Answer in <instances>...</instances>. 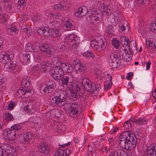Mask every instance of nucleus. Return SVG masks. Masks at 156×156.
<instances>
[{"mask_svg":"<svg viewBox=\"0 0 156 156\" xmlns=\"http://www.w3.org/2000/svg\"><path fill=\"white\" fill-rule=\"evenodd\" d=\"M66 97L63 94L59 92L55 94L51 102L53 104L60 107L66 105L69 115L73 118L77 117L80 109L79 105L76 103H66Z\"/></svg>","mask_w":156,"mask_h":156,"instance_id":"1","label":"nucleus"},{"mask_svg":"<svg viewBox=\"0 0 156 156\" xmlns=\"http://www.w3.org/2000/svg\"><path fill=\"white\" fill-rule=\"evenodd\" d=\"M39 48L41 51L44 53L45 55L48 57H50L52 55V49L46 44H44L40 46L39 44L37 42L29 43L27 44L25 46L26 50L28 52L37 51Z\"/></svg>","mask_w":156,"mask_h":156,"instance_id":"2","label":"nucleus"},{"mask_svg":"<svg viewBox=\"0 0 156 156\" xmlns=\"http://www.w3.org/2000/svg\"><path fill=\"white\" fill-rule=\"evenodd\" d=\"M37 32L39 35L43 37H56L60 36L61 31L60 30L50 29L48 27H42L38 29Z\"/></svg>","mask_w":156,"mask_h":156,"instance_id":"3","label":"nucleus"},{"mask_svg":"<svg viewBox=\"0 0 156 156\" xmlns=\"http://www.w3.org/2000/svg\"><path fill=\"white\" fill-rule=\"evenodd\" d=\"M131 137H133L131 136ZM137 143L136 138L130 137L127 139L126 140H122L119 143L120 147L126 150L130 151L133 149L136 146Z\"/></svg>","mask_w":156,"mask_h":156,"instance_id":"4","label":"nucleus"},{"mask_svg":"<svg viewBox=\"0 0 156 156\" xmlns=\"http://www.w3.org/2000/svg\"><path fill=\"white\" fill-rule=\"evenodd\" d=\"M64 72L59 64L56 65V67L51 70V76L55 80L61 79L63 76Z\"/></svg>","mask_w":156,"mask_h":156,"instance_id":"5","label":"nucleus"},{"mask_svg":"<svg viewBox=\"0 0 156 156\" xmlns=\"http://www.w3.org/2000/svg\"><path fill=\"white\" fill-rule=\"evenodd\" d=\"M91 46L94 50L99 51L103 49L105 47L103 40L101 38L97 40H93L91 42Z\"/></svg>","mask_w":156,"mask_h":156,"instance_id":"6","label":"nucleus"},{"mask_svg":"<svg viewBox=\"0 0 156 156\" xmlns=\"http://www.w3.org/2000/svg\"><path fill=\"white\" fill-rule=\"evenodd\" d=\"M14 57V55L12 52L7 54L4 51H2L0 54V61L3 64H7L11 62Z\"/></svg>","mask_w":156,"mask_h":156,"instance_id":"7","label":"nucleus"},{"mask_svg":"<svg viewBox=\"0 0 156 156\" xmlns=\"http://www.w3.org/2000/svg\"><path fill=\"white\" fill-rule=\"evenodd\" d=\"M87 16L90 17L89 20L90 22L94 24L98 23L101 21L100 15L95 11L89 10L88 11Z\"/></svg>","mask_w":156,"mask_h":156,"instance_id":"8","label":"nucleus"},{"mask_svg":"<svg viewBox=\"0 0 156 156\" xmlns=\"http://www.w3.org/2000/svg\"><path fill=\"white\" fill-rule=\"evenodd\" d=\"M110 58L111 61V63H110V65L113 68H116L121 63L120 57L119 55L115 52H112L110 55Z\"/></svg>","mask_w":156,"mask_h":156,"instance_id":"9","label":"nucleus"},{"mask_svg":"<svg viewBox=\"0 0 156 156\" xmlns=\"http://www.w3.org/2000/svg\"><path fill=\"white\" fill-rule=\"evenodd\" d=\"M34 140V136L30 132H27L24 133L22 137L21 142L24 144L32 143Z\"/></svg>","mask_w":156,"mask_h":156,"instance_id":"10","label":"nucleus"},{"mask_svg":"<svg viewBox=\"0 0 156 156\" xmlns=\"http://www.w3.org/2000/svg\"><path fill=\"white\" fill-rule=\"evenodd\" d=\"M82 83L85 90L88 92H93L92 89L93 83L87 78H83L82 80Z\"/></svg>","mask_w":156,"mask_h":156,"instance_id":"11","label":"nucleus"},{"mask_svg":"<svg viewBox=\"0 0 156 156\" xmlns=\"http://www.w3.org/2000/svg\"><path fill=\"white\" fill-rule=\"evenodd\" d=\"M53 90L54 83L52 82H50L49 85H42L40 88L41 93L45 94L51 92Z\"/></svg>","mask_w":156,"mask_h":156,"instance_id":"12","label":"nucleus"},{"mask_svg":"<svg viewBox=\"0 0 156 156\" xmlns=\"http://www.w3.org/2000/svg\"><path fill=\"white\" fill-rule=\"evenodd\" d=\"M112 5L110 4H104L101 5V11L104 15H109L112 11Z\"/></svg>","mask_w":156,"mask_h":156,"instance_id":"13","label":"nucleus"},{"mask_svg":"<svg viewBox=\"0 0 156 156\" xmlns=\"http://www.w3.org/2000/svg\"><path fill=\"white\" fill-rule=\"evenodd\" d=\"M6 69L9 72L16 73L19 70L20 66L16 61H11L10 65L7 67Z\"/></svg>","mask_w":156,"mask_h":156,"instance_id":"14","label":"nucleus"},{"mask_svg":"<svg viewBox=\"0 0 156 156\" xmlns=\"http://www.w3.org/2000/svg\"><path fill=\"white\" fill-rule=\"evenodd\" d=\"M147 156H156V144H152L147 146Z\"/></svg>","mask_w":156,"mask_h":156,"instance_id":"15","label":"nucleus"},{"mask_svg":"<svg viewBox=\"0 0 156 156\" xmlns=\"http://www.w3.org/2000/svg\"><path fill=\"white\" fill-rule=\"evenodd\" d=\"M15 131L12 129H8L4 132V134L6 136V138L9 140H12L15 138Z\"/></svg>","mask_w":156,"mask_h":156,"instance_id":"16","label":"nucleus"},{"mask_svg":"<svg viewBox=\"0 0 156 156\" xmlns=\"http://www.w3.org/2000/svg\"><path fill=\"white\" fill-rule=\"evenodd\" d=\"M62 84L63 85L67 86L69 83H72L73 80V77L70 74H68L67 75H64L61 79Z\"/></svg>","mask_w":156,"mask_h":156,"instance_id":"17","label":"nucleus"},{"mask_svg":"<svg viewBox=\"0 0 156 156\" xmlns=\"http://www.w3.org/2000/svg\"><path fill=\"white\" fill-rule=\"evenodd\" d=\"M31 89L29 88L24 87L22 89L18 90L17 93L19 97H25L29 96L28 94L31 93Z\"/></svg>","mask_w":156,"mask_h":156,"instance_id":"18","label":"nucleus"},{"mask_svg":"<svg viewBox=\"0 0 156 156\" xmlns=\"http://www.w3.org/2000/svg\"><path fill=\"white\" fill-rule=\"evenodd\" d=\"M71 153V151L69 149L62 150L58 149L55 153L54 156H69Z\"/></svg>","mask_w":156,"mask_h":156,"instance_id":"19","label":"nucleus"},{"mask_svg":"<svg viewBox=\"0 0 156 156\" xmlns=\"http://www.w3.org/2000/svg\"><path fill=\"white\" fill-rule=\"evenodd\" d=\"M87 9L85 6H82L80 7L77 12L75 13V16L78 18L80 17L85 16L88 12Z\"/></svg>","mask_w":156,"mask_h":156,"instance_id":"20","label":"nucleus"},{"mask_svg":"<svg viewBox=\"0 0 156 156\" xmlns=\"http://www.w3.org/2000/svg\"><path fill=\"white\" fill-rule=\"evenodd\" d=\"M59 65V66L61 67L63 70V72L64 71L66 72L69 73L71 71V67H69L70 65L67 63L62 62L61 63L60 62L58 61L56 63V65Z\"/></svg>","mask_w":156,"mask_h":156,"instance_id":"21","label":"nucleus"},{"mask_svg":"<svg viewBox=\"0 0 156 156\" xmlns=\"http://www.w3.org/2000/svg\"><path fill=\"white\" fill-rule=\"evenodd\" d=\"M39 151L42 153L47 154L50 151L49 147L45 143L41 144L38 147Z\"/></svg>","mask_w":156,"mask_h":156,"instance_id":"22","label":"nucleus"},{"mask_svg":"<svg viewBox=\"0 0 156 156\" xmlns=\"http://www.w3.org/2000/svg\"><path fill=\"white\" fill-rule=\"evenodd\" d=\"M71 94L69 96L70 100L76 101L81 97V96L76 91H70Z\"/></svg>","mask_w":156,"mask_h":156,"instance_id":"23","label":"nucleus"},{"mask_svg":"<svg viewBox=\"0 0 156 156\" xmlns=\"http://www.w3.org/2000/svg\"><path fill=\"white\" fill-rule=\"evenodd\" d=\"M30 55L27 52L24 53L20 56V59L24 63H27L29 62L30 59Z\"/></svg>","mask_w":156,"mask_h":156,"instance_id":"24","label":"nucleus"},{"mask_svg":"<svg viewBox=\"0 0 156 156\" xmlns=\"http://www.w3.org/2000/svg\"><path fill=\"white\" fill-rule=\"evenodd\" d=\"M50 64L46 61L42 62L40 65V67L41 72H45L50 67Z\"/></svg>","mask_w":156,"mask_h":156,"instance_id":"25","label":"nucleus"},{"mask_svg":"<svg viewBox=\"0 0 156 156\" xmlns=\"http://www.w3.org/2000/svg\"><path fill=\"white\" fill-rule=\"evenodd\" d=\"M77 39V36L75 34H69L66 37V40L69 43L72 42L73 44L77 43L76 41Z\"/></svg>","mask_w":156,"mask_h":156,"instance_id":"26","label":"nucleus"},{"mask_svg":"<svg viewBox=\"0 0 156 156\" xmlns=\"http://www.w3.org/2000/svg\"><path fill=\"white\" fill-rule=\"evenodd\" d=\"M55 125V129L60 133H62L65 130L66 127L64 125L59 123H57Z\"/></svg>","mask_w":156,"mask_h":156,"instance_id":"27","label":"nucleus"},{"mask_svg":"<svg viewBox=\"0 0 156 156\" xmlns=\"http://www.w3.org/2000/svg\"><path fill=\"white\" fill-rule=\"evenodd\" d=\"M147 121V119L145 118H139L137 119L133 120V123H135L137 125H142L145 124Z\"/></svg>","mask_w":156,"mask_h":156,"instance_id":"28","label":"nucleus"},{"mask_svg":"<svg viewBox=\"0 0 156 156\" xmlns=\"http://www.w3.org/2000/svg\"><path fill=\"white\" fill-rule=\"evenodd\" d=\"M26 1L25 0H19L17 4V9L21 10L26 5Z\"/></svg>","mask_w":156,"mask_h":156,"instance_id":"29","label":"nucleus"},{"mask_svg":"<svg viewBox=\"0 0 156 156\" xmlns=\"http://www.w3.org/2000/svg\"><path fill=\"white\" fill-rule=\"evenodd\" d=\"M123 136L125 138H126V140L127 139H129L131 137L130 136H133L132 138H136V137L135 135L133 133L129 131H124L122 133Z\"/></svg>","mask_w":156,"mask_h":156,"instance_id":"30","label":"nucleus"},{"mask_svg":"<svg viewBox=\"0 0 156 156\" xmlns=\"http://www.w3.org/2000/svg\"><path fill=\"white\" fill-rule=\"evenodd\" d=\"M81 87V84L80 82H77L76 83H75L73 84L72 87H71V90L70 88V90L72 91H76L79 90L80 89Z\"/></svg>","mask_w":156,"mask_h":156,"instance_id":"31","label":"nucleus"},{"mask_svg":"<svg viewBox=\"0 0 156 156\" xmlns=\"http://www.w3.org/2000/svg\"><path fill=\"white\" fill-rule=\"evenodd\" d=\"M120 41L121 42V44L123 46L126 45L128 47H129V41L128 39H127L126 36H122L120 38Z\"/></svg>","mask_w":156,"mask_h":156,"instance_id":"32","label":"nucleus"},{"mask_svg":"<svg viewBox=\"0 0 156 156\" xmlns=\"http://www.w3.org/2000/svg\"><path fill=\"white\" fill-rule=\"evenodd\" d=\"M22 86H24V87L27 88L30 85L29 78L27 76H25L23 79L21 83Z\"/></svg>","mask_w":156,"mask_h":156,"instance_id":"33","label":"nucleus"},{"mask_svg":"<svg viewBox=\"0 0 156 156\" xmlns=\"http://www.w3.org/2000/svg\"><path fill=\"white\" fill-rule=\"evenodd\" d=\"M112 44L116 49L119 48L120 45V42L117 40L116 38H113L112 41Z\"/></svg>","mask_w":156,"mask_h":156,"instance_id":"34","label":"nucleus"},{"mask_svg":"<svg viewBox=\"0 0 156 156\" xmlns=\"http://www.w3.org/2000/svg\"><path fill=\"white\" fill-rule=\"evenodd\" d=\"M6 146L7 147L8 146V147L7 149H5V154L7 156H12V148L10 147L9 144H6Z\"/></svg>","mask_w":156,"mask_h":156,"instance_id":"35","label":"nucleus"},{"mask_svg":"<svg viewBox=\"0 0 156 156\" xmlns=\"http://www.w3.org/2000/svg\"><path fill=\"white\" fill-rule=\"evenodd\" d=\"M83 55L85 57L89 58L91 57L93 59H94L95 58V55L93 54L91 52L89 51H87L83 53Z\"/></svg>","mask_w":156,"mask_h":156,"instance_id":"36","label":"nucleus"},{"mask_svg":"<svg viewBox=\"0 0 156 156\" xmlns=\"http://www.w3.org/2000/svg\"><path fill=\"white\" fill-rule=\"evenodd\" d=\"M151 46L153 49L156 48V40L151 39L148 41V46Z\"/></svg>","mask_w":156,"mask_h":156,"instance_id":"37","label":"nucleus"},{"mask_svg":"<svg viewBox=\"0 0 156 156\" xmlns=\"http://www.w3.org/2000/svg\"><path fill=\"white\" fill-rule=\"evenodd\" d=\"M4 116L5 120L8 122L12 121L14 119L13 116L10 113H5Z\"/></svg>","mask_w":156,"mask_h":156,"instance_id":"38","label":"nucleus"},{"mask_svg":"<svg viewBox=\"0 0 156 156\" xmlns=\"http://www.w3.org/2000/svg\"><path fill=\"white\" fill-rule=\"evenodd\" d=\"M133 123V121L132 120H129L124 124V127L125 129H129L132 127Z\"/></svg>","mask_w":156,"mask_h":156,"instance_id":"39","label":"nucleus"},{"mask_svg":"<svg viewBox=\"0 0 156 156\" xmlns=\"http://www.w3.org/2000/svg\"><path fill=\"white\" fill-rule=\"evenodd\" d=\"M150 29L151 31L156 33V21L150 24Z\"/></svg>","mask_w":156,"mask_h":156,"instance_id":"40","label":"nucleus"},{"mask_svg":"<svg viewBox=\"0 0 156 156\" xmlns=\"http://www.w3.org/2000/svg\"><path fill=\"white\" fill-rule=\"evenodd\" d=\"M9 30H10L11 32H12L11 33L12 35L17 33L18 32V30H17V28L15 26L14 24L11 25V29H9Z\"/></svg>","mask_w":156,"mask_h":156,"instance_id":"41","label":"nucleus"},{"mask_svg":"<svg viewBox=\"0 0 156 156\" xmlns=\"http://www.w3.org/2000/svg\"><path fill=\"white\" fill-rule=\"evenodd\" d=\"M79 66L78 68V70L80 72H81L82 73L86 69L85 65L82 63H80V65L79 66Z\"/></svg>","mask_w":156,"mask_h":156,"instance_id":"42","label":"nucleus"},{"mask_svg":"<svg viewBox=\"0 0 156 156\" xmlns=\"http://www.w3.org/2000/svg\"><path fill=\"white\" fill-rule=\"evenodd\" d=\"M72 23L68 21H67L65 25V27L67 31H69L71 30L72 28Z\"/></svg>","mask_w":156,"mask_h":156,"instance_id":"43","label":"nucleus"},{"mask_svg":"<svg viewBox=\"0 0 156 156\" xmlns=\"http://www.w3.org/2000/svg\"><path fill=\"white\" fill-rule=\"evenodd\" d=\"M7 16L5 14H0V22L2 23L5 22L7 20Z\"/></svg>","mask_w":156,"mask_h":156,"instance_id":"44","label":"nucleus"},{"mask_svg":"<svg viewBox=\"0 0 156 156\" xmlns=\"http://www.w3.org/2000/svg\"><path fill=\"white\" fill-rule=\"evenodd\" d=\"M112 85V82L110 83V82H105L104 86L105 90H109L111 88V86Z\"/></svg>","mask_w":156,"mask_h":156,"instance_id":"45","label":"nucleus"},{"mask_svg":"<svg viewBox=\"0 0 156 156\" xmlns=\"http://www.w3.org/2000/svg\"><path fill=\"white\" fill-rule=\"evenodd\" d=\"M21 128V126L19 124H14L11 126V129H13V130L15 131V130H17L20 129Z\"/></svg>","mask_w":156,"mask_h":156,"instance_id":"46","label":"nucleus"},{"mask_svg":"<svg viewBox=\"0 0 156 156\" xmlns=\"http://www.w3.org/2000/svg\"><path fill=\"white\" fill-rule=\"evenodd\" d=\"M100 88H101V87L100 84H94L93 83L92 89H94V92L95 90L99 91Z\"/></svg>","mask_w":156,"mask_h":156,"instance_id":"47","label":"nucleus"},{"mask_svg":"<svg viewBox=\"0 0 156 156\" xmlns=\"http://www.w3.org/2000/svg\"><path fill=\"white\" fill-rule=\"evenodd\" d=\"M15 105V103L13 102L12 101L9 104H8L7 107V109L12 110L13 109Z\"/></svg>","mask_w":156,"mask_h":156,"instance_id":"48","label":"nucleus"},{"mask_svg":"<svg viewBox=\"0 0 156 156\" xmlns=\"http://www.w3.org/2000/svg\"><path fill=\"white\" fill-rule=\"evenodd\" d=\"M50 16L51 18L53 17L54 18H55V19H58L59 18L58 17L60 16V14L58 13L54 14L52 13H51L50 14Z\"/></svg>","mask_w":156,"mask_h":156,"instance_id":"49","label":"nucleus"},{"mask_svg":"<svg viewBox=\"0 0 156 156\" xmlns=\"http://www.w3.org/2000/svg\"><path fill=\"white\" fill-rule=\"evenodd\" d=\"M122 150H118L114 151L113 153V156H121V151Z\"/></svg>","mask_w":156,"mask_h":156,"instance_id":"50","label":"nucleus"},{"mask_svg":"<svg viewBox=\"0 0 156 156\" xmlns=\"http://www.w3.org/2000/svg\"><path fill=\"white\" fill-rule=\"evenodd\" d=\"M24 109H25L26 110H27L28 109H31L33 111H34V106L32 104H30L27 106H25Z\"/></svg>","mask_w":156,"mask_h":156,"instance_id":"51","label":"nucleus"},{"mask_svg":"<svg viewBox=\"0 0 156 156\" xmlns=\"http://www.w3.org/2000/svg\"><path fill=\"white\" fill-rule=\"evenodd\" d=\"M133 74L132 72H130L128 73L126 78L127 80H131V77L133 76Z\"/></svg>","mask_w":156,"mask_h":156,"instance_id":"52","label":"nucleus"},{"mask_svg":"<svg viewBox=\"0 0 156 156\" xmlns=\"http://www.w3.org/2000/svg\"><path fill=\"white\" fill-rule=\"evenodd\" d=\"M88 150L89 152H90L91 154H92L94 151V148H93L92 146L89 145L88 147Z\"/></svg>","mask_w":156,"mask_h":156,"instance_id":"53","label":"nucleus"},{"mask_svg":"<svg viewBox=\"0 0 156 156\" xmlns=\"http://www.w3.org/2000/svg\"><path fill=\"white\" fill-rule=\"evenodd\" d=\"M81 62H80V61L78 59H76L75 60L73 61V64L75 66H79L80 65V63Z\"/></svg>","mask_w":156,"mask_h":156,"instance_id":"54","label":"nucleus"},{"mask_svg":"<svg viewBox=\"0 0 156 156\" xmlns=\"http://www.w3.org/2000/svg\"><path fill=\"white\" fill-rule=\"evenodd\" d=\"M119 142H120L121 140L123 141L126 140V138H125L123 136V135L121 134L119 137Z\"/></svg>","mask_w":156,"mask_h":156,"instance_id":"55","label":"nucleus"},{"mask_svg":"<svg viewBox=\"0 0 156 156\" xmlns=\"http://www.w3.org/2000/svg\"><path fill=\"white\" fill-rule=\"evenodd\" d=\"M28 29L26 26L25 24H23L21 26V30L24 32H26V31Z\"/></svg>","mask_w":156,"mask_h":156,"instance_id":"56","label":"nucleus"},{"mask_svg":"<svg viewBox=\"0 0 156 156\" xmlns=\"http://www.w3.org/2000/svg\"><path fill=\"white\" fill-rule=\"evenodd\" d=\"M71 142H69L67 143H66L61 145H59V147L60 148H62L63 147H66V146L69 145L70 144Z\"/></svg>","mask_w":156,"mask_h":156,"instance_id":"57","label":"nucleus"},{"mask_svg":"<svg viewBox=\"0 0 156 156\" xmlns=\"http://www.w3.org/2000/svg\"><path fill=\"white\" fill-rule=\"evenodd\" d=\"M3 43V39L1 37H0V50H2L3 47L2 44Z\"/></svg>","mask_w":156,"mask_h":156,"instance_id":"58","label":"nucleus"},{"mask_svg":"<svg viewBox=\"0 0 156 156\" xmlns=\"http://www.w3.org/2000/svg\"><path fill=\"white\" fill-rule=\"evenodd\" d=\"M151 62L150 61H149L146 63V69L147 70L149 69L150 68Z\"/></svg>","mask_w":156,"mask_h":156,"instance_id":"59","label":"nucleus"},{"mask_svg":"<svg viewBox=\"0 0 156 156\" xmlns=\"http://www.w3.org/2000/svg\"><path fill=\"white\" fill-rule=\"evenodd\" d=\"M152 96L154 98V102H156V90H154L152 92Z\"/></svg>","mask_w":156,"mask_h":156,"instance_id":"60","label":"nucleus"},{"mask_svg":"<svg viewBox=\"0 0 156 156\" xmlns=\"http://www.w3.org/2000/svg\"><path fill=\"white\" fill-rule=\"evenodd\" d=\"M24 109V110L27 113H28L30 114L31 115L32 114H33V111L31 109H27V110H26V109Z\"/></svg>","mask_w":156,"mask_h":156,"instance_id":"61","label":"nucleus"},{"mask_svg":"<svg viewBox=\"0 0 156 156\" xmlns=\"http://www.w3.org/2000/svg\"><path fill=\"white\" fill-rule=\"evenodd\" d=\"M54 7V9H58V10H60V8H61L60 4H59L55 5Z\"/></svg>","mask_w":156,"mask_h":156,"instance_id":"62","label":"nucleus"},{"mask_svg":"<svg viewBox=\"0 0 156 156\" xmlns=\"http://www.w3.org/2000/svg\"><path fill=\"white\" fill-rule=\"evenodd\" d=\"M121 152V156H128V154L125 151L122 150Z\"/></svg>","mask_w":156,"mask_h":156,"instance_id":"63","label":"nucleus"},{"mask_svg":"<svg viewBox=\"0 0 156 156\" xmlns=\"http://www.w3.org/2000/svg\"><path fill=\"white\" fill-rule=\"evenodd\" d=\"M118 130V128L117 127H115L113 129H112L111 133H115Z\"/></svg>","mask_w":156,"mask_h":156,"instance_id":"64","label":"nucleus"}]
</instances>
